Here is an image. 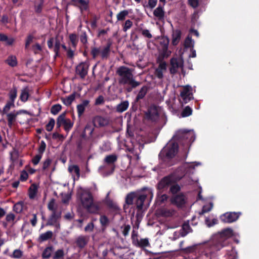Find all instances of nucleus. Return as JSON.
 I'll use <instances>...</instances> for the list:
<instances>
[{
    "label": "nucleus",
    "instance_id": "1",
    "mask_svg": "<svg viewBox=\"0 0 259 259\" xmlns=\"http://www.w3.org/2000/svg\"><path fill=\"white\" fill-rule=\"evenodd\" d=\"M195 136L194 132L190 130H180L173 136L166 146L164 147L159 154V157L166 165L170 166L173 164L170 160L177 154L179 145L183 146V150L188 152L192 143L195 141Z\"/></svg>",
    "mask_w": 259,
    "mask_h": 259
},
{
    "label": "nucleus",
    "instance_id": "2",
    "mask_svg": "<svg viewBox=\"0 0 259 259\" xmlns=\"http://www.w3.org/2000/svg\"><path fill=\"white\" fill-rule=\"evenodd\" d=\"M116 74L120 77L119 79V83L122 85H126L125 90L128 93L131 92L134 89H135L141 84L140 82L135 80L132 69L127 67L124 66H120L116 70Z\"/></svg>",
    "mask_w": 259,
    "mask_h": 259
},
{
    "label": "nucleus",
    "instance_id": "3",
    "mask_svg": "<svg viewBox=\"0 0 259 259\" xmlns=\"http://www.w3.org/2000/svg\"><path fill=\"white\" fill-rule=\"evenodd\" d=\"M77 198L80 200L81 205L90 213H98L100 208L98 205L94 202L92 193L87 190L81 189L77 193Z\"/></svg>",
    "mask_w": 259,
    "mask_h": 259
},
{
    "label": "nucleus",
    "instance_id": "4",
    "mask_svg": "<svg viewBox=\"0 0 259 259\" xmlns=\"http://www.w3.org/2000/svg\"><path fill=\"white\" fill-rule=\"evenodd\" d=\"M233 231L231 228L223 230L219 235L209 243L213 249L219 250L228 243L227 239L233 236Z\"/></svg>",
    "mask_w": 259,
    "mask_h": 259
},
{
    "label": "nucleus",
    "instance_id": "5",
    "mask_svg": "<svg viewBox=\"0 0 259 259\" xmlns=\"http://www.w3.org/2000/svg\"><path fill=\"white\" fill-rule=\"evenodd\" d=\"M182 177H177L175 173H171L163 177L157 184L156 187L158 191L164 192L170 188L171 184L177 183Z\"/></svg>",
    "mask_w": 259,
    "mask_h": 259
},
{
    "label": "nucleus",
    "instance_id": "6",
    "mask_svg": "<svg viewBox=\"0 0 259 259\" xmlns=\"http://www.w3.org/2000/svg\"><path fill=\"white\" fill-rule=\"evenodd\" d=\"M61 40L58 36L55 38L53 37H50L47 41V45L50 50L53 49V52L55 53L54 58L55 60L57 57H60L61 54L60 52Z\"/></svg>",
    "mask_w": 259,
    "mask_h": 259
},
{
    "label": "nucleus",
    "instance_id": "7",
    "mask_svg": "<svg viewBox=\"0 0 259 259\" xmlns=\"http://www.w3.org/2000/svg\"><path fill=\"white\" fill-rule=\"evenodd\" d=\"M153 196V194L151 190H148L146 193H136L134 204L137 209L139 211L142 210L144 202L146 201V198L149 197L151 200Z\"/></svg>",
    "mask_w": 259,
    "mask_h": 259
},
{
    "label": "nucleus",
    "instance_id": "8",
    "mask_svg": "<svg viewBox=\"0 0 259 259\" xmlns=\"http://www.w3.org/2000/svg\"><path fill=\"white\" fill-rule=\"evenodd\" d=\"M90 67V63L88 60L79 63L75 67V73L82 79L87 75Z\"/></svg>",
    "mask_w": 259,
    "mask_h": 259
},
{
    "label": "nucleus",
    "instance_id": "9",
    "mask_svg": "<svg viewBox=\"0 0 259 259\" xmlns=\"http://www.w3.org/2000/svg\"><path fill=\"white\" fill-rule=\"evenodd\" d=\"M94 142V140L89 139L86 137H81V139L77 143V150L89 152L91 150Z\"/></svg>",
    "mask_w": 259,
    "mask_h": 259
},
{
    "label": "nucleus",
    "instance_id": "10",
    "mask_svg": "<svg viewBox=\"0 0 259 259\" xmlns=\"http://www.w3.org/2000/svg\"><path fill=\"white\" fill-rule=\"evenodd\" d=\"M186 197L183 193L172 195L170 199V203L178 208L183 207L186 203Z\"/></svg>",
    "mask_w": 259,
    "mask_h": 259
},
{
    "label": "nucleus",
    "instance_id": "11",
    "mask_svg": "<svg viewBox=\"0 0 259 259\" xmlns=\"http://www.w3.org/2000/svg\"><path fill=\"white\" fill-rule=\"evenodd\" d=\"M240 215L239 212H227L220 216V220L225 223H232L236 221Z\"/></svg>",
    "mask_w": 259,
    "mask_h": 259
},
{
    "label": "nucleus",
    "instance_id": "12",
    "mask_svg": "<svg viewBox=\"0 0 259 259\" xmlns=\"http://www.w3.org/2000/svg\"><path fill=\"white\" fill-rule=\"evenodd\" d=\"M118 157L116 154H110L107 155L104 159V163L106 165L105 168L108 167L110 169L109 174H112L115 168V162L117 160Z\"/></svg>",
    "mask_w": 259,
    "mask_h": 259
},
{
    "label": "nucleus",
    "instance_id": "13",
    "mask_svg": "<svg viewBox=\"0 0 259 259\" xmlns=\"http://www.w3.org/2000/svg\"><path fill=\"white\" fill-rule=\"evenodd\" d=\"M95 125L87 123L81 135V137H84L95 141L96 134L94 132Z\"/></svg>",
    "mask_w": 259,
    "mask_h": 259
},
{
    "label": "nucleus",
    "instance_id": "14",
    "mask_svg": "<svg viewBox=\"0 0 259 259\" xmlns=\"http://www.w3.org/2000/svg\"><path fill=\"white\" fill-rule=\"evenodd\" d=\"M192 88L190 85L185 86L181 92L180 96L182 99V103L186 104L193 99V94L191 93Z\"/></svg>",
    "mask_w": 259,
    "mask_h": 259
},
{
    "label": "nucleus",
    "instance_id": "15",
    "mask_svg": "<svg viewBox=\"0 0 259 259\" xmlns=\"http://www.w3.org/2000/svg\"><path fill=\"white\" fill-rule=\"evenodd\" d=\"M170 73L174 75L177 73L179 68L183 66V61L182 60H179L177 58L173 57L170 59Z\"/></svg>",
    "mask_w": 259,
    "mask_h": 259
},
{
    "label": "nucleus",
    "instance_id": "16",
    "mask_svg": "<svg viewBox=\"0 0 259 259\" xmlns=\"http://www.w3.org/2000/svg\"><path fill=\"white\" fill-rule=\"evenodd\" d=\"M89 240L90 237L89 236L80 235L76 238L74 243L76 246L81 250L87 245Z\"/></svg>",
    "mask_w": 259,
    "mask_h": 259
},
{
    "label": "nucleus",
    "instance_id": "17",
    "mask_svg": "<svg viewBox=\"0 0 259 259\" xmlns=\"http://www.w3.org/2000/svg\"><path fill=\"white\" fill-rule=\"evenodd\" d=\"M146 118L151 121H157L159 118V114L156 106L149 108L146 113Z\"/></svg>",
    "mask_w": 259,
    "mask_h": 259
},
{
    "label": "nucleus",
    "instance_id": "18",
    "mask_svg": "<svg viewBox=\"0 0 259 259\" xmlns=\"http://www.w3.org/2000/svg\"><path fill=\"white\" fill-rule=\"evenodd\" d=\"M89 0H71L70 5L78 7L81 12L87 11L89 7Z\"/></svg>",
    "mask_w": 259,
    "mask_h": 259
},
{
    "label": "nucleus",
    "instance_id": "19",
    "mask_svg": "<svg viewBox=\"0 0 259 259\" xmlns=\"http://www.w3.org/2000/svg\"><path fill=\"white\" fill-rule=\"evenodd\" d=\"M112 45V40L109 39L107 40L106 46L101 50L100 56L102 60L107 59L110 56Z\"/></svg>",
    "mask_w": 259,
    "mask_h": 259
},
{
    "label": "nucleus",
    "instance_id": "20",
    "mask_svg": "<svg viewBox=\"0 0 259 259\" xmlns=\"http://www.w3.org/2000/svg\"><path fill=\"white\" fill-rule=\"evenodd\" d=\"M22 112V110L14 111L7 114V119L8 121V125L10 128H12L16 121L17 116Z\"/></svg>",
    "mask_w": 259,
    "mask_h": 259
},
{
    "label": "nucleus",
    "instance_id": "21",
    "mask_svg": "<svg viewBox=\"0 0 259 259\" xmlns=\"http://www.w3.org/2000/svg\"><path fill=\"white\" fill-rule=\"evenodd\" d=\"M61 217V211H54L52 212L51 215L49 217V218L48 220L47 223H46V226H53L56 225V224L58 222V220Z\"/></svg>",
    "mask_w": 259,
    "mask_h": 259
},
{
    "label": "nucleus",
    "instance_id": "22",
    "mask_svg": "<svg viewBox=\"0 0 259 259\" xmlns=\"http://www.w3.org/2000/svg\"><path fill=\"white\" fill-rule=\"evenodd\" d=\"M160 45L162 47L161 56L163 58L167 57L170 55L171 52L168 50L169 45V39L168 37L164 38L162 41L160 42Z\"/></svg>",
    "mask_w": 259,
    "mask_h": 259
},
{
    "label": "nucleus",
    "instance_id": "23",
    "mask_svg": "<svg viewBox=\"0 0 259 259\" xmlns=\"http://www.w3.org/2000/svg\"><path fill=\"white\" fill-rule=\"evenodd\" d=\"M182 31L180 29L173 30L172 34L171 44L173 46L178 45L181 38Z\"/></svg>",
    "mask_w": 259,
    "mask_h": 259
},
{
    "label": "nucleus",
    "instance_id": "24",
    "mask_svg": "<svg viewBox=\"0 0 259 259\" xmlns=\"http://www.w3.org/2000/svg\"><path fill=\"white\" fill-rule=\"evenodd\" d=\"M133 244L136 247L143 248L146 247L150 246V244L149 241V239L147 238H142L136 240V241L133 243Z\"/></svg>",
    "mask_w": 259,
    "mask_h": 259
},
{
    "label": "nucleus",
    "instance_id": "25",
    "mask_svg": "<svg viewBox=\"0 0 259 259\" xmlns=\"http://www.w3.org/2000/svg\"><path fill=\"white\" fill-rule=\"evenodd\" d=\"M89 100H84L81 104L77 105L76 109L78 117H80L83 114L85 107L89 105Z\"/></svg>",
    "mask_w": 259,
    "mask_h": 259
},
{
    "label": "nucleus",
    "instance_id": "26",
    "mask_svg": "<svg viewBox=\"0 0 259 259\" xmlns=\"http://www.w3.org/2000/svg\"><path fill=\"white\" fill-rule=\"evenodd\" d=\"M53 233L52 231H48L45 233L41 234L38 238V241L39 242H43L52 238Z\"/></svg>",
    "mask_w": 259,
    "mask_h": 259
},
{
    "label": "nucleus",
    "instance_id": "27",
    "mask_svg": "<svg viewBox=\"0 0 259 259\" xmlns=\"http://www.w3.org/2000/svg\"><path fill=\"white\" fill-rule=\"evenodd\" d=\"M192 231V229L188 223H184L180 230V234L182 237H185L189 232Z\"/></svg>",
    "mask_w": 259,
    "mask_h": 259
},
{
    "label": "nucleus",
    "instance_id": "28",
    "mask_svg": "<svg viewBox=\"0 0 259 259\" xmlns=\"http://www.w3.org/2000/svg\"><path fill=\"white\" fill-rule=\"evenodd\" d=\"M148 88L146 85L143 86L139 91L135 99L136 102H138L140 100L143 99L147 93Z\"/></svg>",
    "mask_w": 259,
    "mask_h": 259
},
{
    "label": "nucleus",
    "instance_id": "29",
    "mask_svg": "<svg viewBox=\"0 0 259 259\" xmlns=\"http://www.w3.org/2000/svg\"><path fill=\"white\" fill-rule=\"evenodd\" d=\"M29 91V90L28 87H26L21 90L20 99L22 102H26L28 100L30 96Z\"/></svg>",
    "mask_w": 259,
    "mask_h": 259
},
{
    "label": "nucleus",
    "instance_id": "30",
    "mask_svg": "<svg viewBox=\"0 0 259 259\" xmlns=\"http://www.w3.org/2000/svg\"><path fill=\"white\" fill-rule=\"evenodd\" d=\"M153 15L157 17L158 20H161L164 18V11L161 6H159L153 12Z\"/></svg>",
    "mask_w": 259,
    "mask_h": 259
},
{
    "label": "nucleus",
    "instance_id": "31",
    "mask_svg": "<svg viewBox=\"0 0 259 259\" xmlns=\"http://www.w3.org/2000/svg\"><path fill=\"white\" fill-rule=\"evenodd\" d=\"M76 93L74 92L66 98H61V100L66 106H70L75 100Z\"/></svg>",
    "mask_w": 259,
    "mask_h": 259
},
{
    "label": "nucleus",
    "instance_id": "32",
    "mask_svg": "<svg viewBox=\"0 0 259 259\" xmlns=\"http://www.w3.org/2000/svg\"><path fill=\"white\" fill-rule=\"evenodd\" d=\"M54 250V247L51 245L47 247L43 251L41 256L44 259H48L51 256L52 253Z\"/></svg>",
    "mask_w": 259,
    "mask_h": 259
},
{
    "label": "nucleus",
    "instance_id": "33",
    "mask_svg": "<svg viewBox=\"0 0 259 259\" xmlns=\"http://www.w3.org/2000/svg\"><path fill=\"white\" fill-rule=\"evenodd\" d=\"M128 105L129 103L127 101L121 102L117 105L116 109V111L119 113L123 112L127 109Z\"/></svg>",
    "mask_w": 259,
    "mask_h": 259
},
{
    "label": "nucleus",
    "instance_id": "34",
    "mask_svg": "<svg viewBox=\"0 0 259 259\" xmlns=\"http://www.w3.org/2000/svg\"><path fill=\"white\" fill-rule=\"evenodd\" d=\"M106 204L107 207L112 211L117 212L120 208L118 206L111 200H108L106 201Z\"/></svg>",
    "mask_w": 259,
    "mask_h": 259
},
{
    "label": "nucleus",
    "instance_id": "35",
    "mask_svg": "<svg viewBox=\"0 0 259 259\" xmlns=\"http://www.w3.org/2000/svg\"><path fill=\"white\" fill-rule=\"evenodd\" d=\"M135 192H131L128 194L125 198V202L127 205H132L134 204L135 198L136 197Z\"/></svg>",
    "mask_w": 259,
    "mask_h": 259
},
{
    "label": "nucleus",
    "instance_id": "36",
    "mask_svg": "<svg viewBox=\"0 0 259 259\" xmlns=\"http://www.w3.org/2000/svg\"><path fill=\"white\" fill-rule=\"evenodd\" d=\"M181 187L179 184L174 183L171 184L169 188V193H171L172 195L178 194L179 192L181 191Z\"/></svg>",
    "mask_w": 259,
    "mask_h": 259
},
{
    "label": "nucleus",
    "instance_id": "37",
    "mask_svg": "<svg viewBox=\"0 0 259 259\" xmlns=\"http://www.w3.org/2000/svg\"><path fill=\"white\" fill-rule=\"evenodd\" d=\"M37 186L36 184H33L29 188L28 192H29V197L30 199L34 198L37 193Z\"/></svg>",
    "mask_w": 259,
    "mask_h": 259
},
{
    "label": "nucleus",
    "instance_id": "38",
    "mask_svg": "<svg viewBox=\"0 0 259 259\" xmlns=\"http://www.w3.org/2000/svg\"><path fill=\"white\" fill-rule=\"evenodd\" d=\"M66 113L61 114L57 119L56 128H59L62 125H64L66 119H65Z\"/></svg>",
    "mask_w": 259,
    "mask_h": 259
},
{
    "label": "nucleus",
    "instance_id": "39",
    "mask_svg": "<svg viewBox=\"0 0 259 259\" xmlns=\"http://www.w3.org/2000/svg\"><path fill=\"white\" fill-rule=\"evenodd\" d=\"M163 193L159 191L157 192V201L160 204L164 203L168 198V196L166 194H163Z\"/></svg>",
    "mask_w": 259,
    "mask_h": 259
},
{
    "label": "nucleus",
    "instance_id": "40",
    "mask_svg": "<svg viewBox=\"0 0 259 259\" xmlns=\"http://www.w3.org/2000/svg\"><path fill=\"white\" fill-rule=\"evenodd\" d=\"M5 62L11 67H15L17 65V58L15 56H10L5 60Z\"/></svg>",
    "mask_w": 259,
    "mask_h": 259
},
{
    "label": "nucleus",
    "instance_id": "41",
    "mask_svg": "<svg viewBox=\"0 0 259 259\" xmlns=\"http://www.w3.org/2000/svg\"><path fill=\"white\" fill-rule=\"evenodd\" d=\"M17 96V89L16 87H13L9 93V97L10 102L14 103L15 100Z\"/></svg>",
    "mask_w": 259,
    "mask_h": 259
},
{
    "label": "nucleus",
    "instance_id": "42",
    "mask_svg": "<svg viewBox=\"0 0 259 259\" xmlns=\"http://www.w3.org/2000/svg\"><path fill=\"white\" fill-rule=\"evenodd\" d=\"M24 208V202L22 201H19L15 203L13 206V210L17 213H21Z\"/></svg>",
    "mask_w": 259,
    "mask_h": 259
},
{
    "label": "nucleus",
    "instance_id": "43",
    "mask_svg": "<svg viewBox=\"0 0 259 259\" xmlns=\"http://www.w3.org/2000/svg\"><path fill=\"white\" fill-rule=\"evenodd\" d=\"M99 221L102 228L105 229L109 225L110 221L108 217L105 215H101Z\"/></svg>",
    "mask_w": 259,
    "mask_h": 259
},
{
    "label": "nucleus",
    "instance_id": "44",
    "mask_svg": "<svg viewBox=\"0 0 259 259\" xmlns=\"http://www.w3.org/2000/svg\"><path fill=\"white\" fill-rule=\"evenodd\" d=\"M69 38L72 47L75 50L78 41L77 35L75 33H71L69 35Z\"/></svg>",
    "mask_w": 259,
    "mask_h": 259
},
{
    "label": "nucleus",
    "instance_id": "45",
    "mask_svg": "<svg viewBox=\"0 0 259 259\" xmlns=\"http://www.w3.org/2000/svg\"><path fill=\"white\" fill-rule=\"evenodd\" d=\"M95 122L100 126H104L108 123L107 120L103 117L98 116L95 117Z\"/></svg>",
    "mask_w": 259,
    "mask_h": 259
},
{
    "label": "nucleus",
    "instance_id": "46",
    "mask_svg": "<svg viewBox=\"0 0 259 259\" xmlns=\"http://www.w3.org/2000/svg\"><path fill=\"white\" fill-rule=\"evenodd\" d=\"M65 255L64 251L63 249H59L56 250L54 255L53 259H63Z\"/></svg>",
    "mask_w": 259,
    "mask_h": 259
},
{
    "label": "nucleus",
    "instance_id": "47",
    "mask_svg": "<svg viewBox=\"0 0 259 259\" xmlns=\"http://www.w3.org/2000/svg\"><path fill=\"white\" fill-rule=\"evenodd\" d=\"M44 0H39V3L38 4L35 3L34 4V11L36 14H40L42 11L44 5Z\"/></svg>",
    "mask_w": 259,
    "mask_h": 259
},
{
    "label": "nucleus",
    "instance_id": "48",
    "mask_svg": "<svg viewBox=\"0 0 259 259\" xmlns=\"http://www.w3.org/2000/svg\"><path fill=\"white\" fill-rule=\"evenodd\" d=\"M129 12L127 10H124L120 11L117 14L116 17L118 21H123L125 17L128 15Z\"/></svg>",
    "mask_w": 259,
    "mask_h": 259
},
{
    "label": "nucleus",
    "instance_id": "49",
    "mask_svg": "<svg viewBox=\"0 0 259 259\" xmlns=\"http://www.w3.org/2000/svg\"><path fill=\"white\" fill-rule=\"evenodd\" d=\"M14 106L15 105L14 103L10 101H8L5 106H4L3 110L1 111V114L2 115L7 114L8 111L10 110L11 107Z\"/></svg>",
    "mask_w": 259,
    "mask_h": 259
},
{
    "label": "nucleus",
    "instance_id": "50",
    "mask_svg": "<svg viewBox=\"0 0 259 259\" xmlns=\"http://www.w3.org/2000/svg\"><path fill=\"white\" fill-rule=\"evenodd\" d=\"M226 255L228 259H237V254L234 247H232L230 250H228Z\"/></svg>",
    "mask_w": 259,
    "mask_h": 259
},
{
    "label": "nucleus",
    "instance_id": "51",
    "mask_svg": "<svg viewBox=\"0 0 259 259\" xmlns=\"http://www.w3.org/2000/svg\"><path fill=\"white\" fill-rule=\"evenodd\" d=\"M61 109L62 106L60 104L54 105L51 108V113L53 115H56L61 111Z\"/></svg>",
    "mask_w": 259,
    "mask_h": 259
},
{
    "label": "nucleus",
    "instance_id": "52",
    "mask_svg": "<svg viewBox=\"0 0 259 259\" xmlns=\"http://www.w3.org/2000/svg\"><path fill=\"white\" fill-rule=\"evenodd\" d=\"M192 113V109L189 106H186L182 111L181 115L182 117H188Z\"/></svg>",
    "mask_w": 259,
    "mask_h": 259
},
{
    "label": "nucleus",
    "instance_id": "53",
    "mask_svg": "<svg viewBox=\"0 0 259 259\" xmlns=\"http://www.w3.org/2000/svg\"><path fill=\"white\" fill-rule=\"evenodd\" d=\"M101 50L99 48L92 47L91 54L93 59H95L99 55H100Z\"/></svg>",
    "mask_w": 259,
    "mask_h": 259
},
{
    "label": "nucleus",
    "instance_id": "54",
    "mask_svg": "<svg viewBox=\"0 0 259 259\" xmlns=\"http://www.w3.org/2000/svg\"><path fill=\"white\" fill-rule=\"evenodd\" d=\"M63 125L65 131L66 132H68L73 127V122H72L70 119H66Z\"/></svg>",
    "mask_w": 259,
    "mask_h": 259
},
{
    "label": "nucleus",
    "instance_id": "55",
    "mask_svg": "<svg viewBox=\"0 0 259 259\" xmlns=\"http://www.w3.org/2000/svg\"><path fill=\"white\" fill-rule=\"evenodd\" d=\"M55 124V119L53 118H51L49 123L46 125V130L48 132L52 131L54 127Z\"/></svg>",
    "mask_w": 259,
    "mask_h": 259
},
{
    "label": "nucleus",
    "instance_id": "56",
    "mask_svg": "<svg viewBox=\"0 0 259 259\" xmlns=\"http://www.w3.org/2000/svg\"><path fill=\"white\" fill-rule=\"evenodd\" d=\"M55 200L54 198L51 199L50 202L48 204V208L49 210L52 211V212L57 211L56 210V208L55 207Z\"/></svg>",
    "mask_w": 259,
    "mask_h": 259
},
{
    "label": "nucleus",
    "instance_id": "57",
    "mask_svg": "<svg viewBox=\"0 0 259 259\" xmlns=\"http://www.w3.org/2000/svg\"><path fill=\"white\" fill-rule=\"evenodd\" d=\"M181 251H182L184 253H192L195 251L196 249V246H190L186 248H181L180 249Z\"/></svg>",
    "mask_w": 259,
    "mask_h": 259
},
{
    "label": "nucleus",
    "instance_id": "58",
    "mask_svg": "<svg viewBox=\"0 0 259 259\" xmlns=\"http://www.w3.org/2000/svg\"><path fill=\"white\" fill-rule=\"evenodd\" d=\"M140 31H141L142 35L145 37H147L148 38H151L152 37V35L150 33L149 30L141 28Z\"/></svg>",
    "mask_w": 259,
    "mask_h": 259
},
{
    "label": "nucleus",
    "instance_id": "59",
    "mask_svg": "<svg viewBox=\"0 0 259 259\" xmlns=\"http://www.w3.org/2000/svg\"><path fill=\"white\" fill-rule=\"evenodd\" d=\"M69 170L70 171H74V173L78 177L80 176V169L78 166L77 165H73L69 167Z\"/></svg>",
    "mask_w": 259,
    "mask_h": 259
},
{
    "label": "nucleus",
    "instance_id": "60",
    "mask_svg": "<svg viewBox=\"0 0 259 259\" xmlns=\"http://www.w3.org/2000/svg\"><path fill=\"white\" fill-rule=\"evenodd\" d=\"M80 40L81 42L84 46L88 44V36L86 32H83L80 36Z\"/></svg>",
    "mask_w": 259,
    "mask_h": 259
},
{
    "label": "nucleus",
    "instance_id": "61",
    "mask_svg": "<svg viewBox=\"0 0 259 259\" xmlns=\"http://www.w3.org/2000/svg\"><path fill=\"white\" fill-rule=\"evenodd\" d=\"M121 228L122 229V233L123 235L125 237L127 236L129 232L131 230V226L130 225H124L123 227H122Z\"/></svg>",
    "mask_w": 259,
    "mask_h": 259
},
{
    "label": "nucleus",
    "instance_id": "62",
    "mask_svg": "<svg viewBox=\"0 0 259 259\" xmlns=\"http://www.w3.org/2000/svg\"><path fill=\"white\" fill-rule=\"evenodd\" d=\"M42 157V154L38 153V154L36 155L35 156L33 157V158L32 159V162L34 165H36L38 164L39 162L40 159Z\"/></svg>",
    "mask_w": 259,
    "mask_h": 259
},
{
    "label": "nucleus",
    "instance_id": "63",
    "mask_svg": "<svg viewBox=\"0 0 259 259\" xmlns=\"http://www.w3.org/2000/svg\"><path fill=\"white\" fill-rule=\"evenodd\" d=\"M105 103L104 98L103 96L100 95L97 98H96L95 102V105L99 106L104 104Z\"/></svg>",
    "mask_w": 259,
    "mask_h": 259
},
{
    "label": "nucleus",
    "instance_id": "64",
    "mask_svg": "<svg viewBox=\"0 0 259 259\" xmlns=\"http://www.w3.org/2000/svg\"><path fill=\"white\" fill-rule=\"evenodd\" d=\"M133 25V22L130 20H127L125 21L123 27V30L124 32H126L128 29H129Z\"/></svg>",
    "mask_w": 259,
    "mask_h": 259
}]
</instances>
